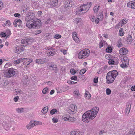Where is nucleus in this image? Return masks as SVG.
Masks as SVG:
<instances>
[{
  "mask_svg": "<svg viewBox=\"0 0 135 135\" xmlns=\"http://www.w3.org/2000/svg\"><path fill=\"white\" fill-rule=\"evenodd\" d=\"M91 110L87 111L83 115L82 119L84 122L88 123L90 119L93 120L96 117L99 111L98 108L95 107Z\"/></svg>",
  "mask_w": 135,
  "mask_h": 135,
  "instance_id": "obj_1",
  "label": "nucleus"
},
{
  "mask_svg": "<svg viewBox=\"0 0 135 135\" xmlns=\"http://www.w3.org/2000/svg\"><path fill=\"white\" fill-rule=\"evenodd\" d=\"M117 75L118 72L116 70L108 72L106 76L107 83L109 84L113 83Z\"/></svg>",
  "mask_w": 135,
  "mask_h": 135,
  "instance_id": "obj_2",
  "label": "nucleus"
},
{
  "mask_svg": "<svg viewBox=\"0 0 135 135\" xmlns=\"http://www.w3.org/2000/svg\"><path fill=\"white\" fill-rule=\"evenodd\" d=\"M92 4V2H88L86 4L81 5L78 8V10L76 11V14L77 15L79 13V12L83 11V12L84 13L87 12L89 10Z\"/></svg>",
  "mask_w": 135,
  "mask_h": 135,
  "instance_id": "obj_3",
  "label": "nucleus"
},
{
  "mask_svg": "<svg viewBox=\"0 0 135 135\" xmlns=\"http://www.w3.org/2000/svg\"><path fill=\"white\" fill-rule=\"evenodd\" d=\"M28 15L26 16L25 18V20L27 22L26 24V26L29 28H31V25L32 23L34 21V15H32L30 13H28L27 14Z\"/></svg>",
  "mask_w": 135,
  "mask_h": 135,
  "instance_id": "obj_4",
  "label": "nucleus"
},
{
  "mask_svg": "<svg viewBox=\"0 0 135 135\" xmlns=\"http://www.w3.org/2000/svg\"><path fill=\"white\" fill-rule=\"evenodd\" d=\"M89 50L85 49L80 51L78 54V58L80 59H84L88 57L89 55Z\"/></svg>",
  "mask_w": 135,
  "mask_h": 135,
  "instance_id": "obj_5",
  "label": "nucleus"
},
{
  "mask_svg": "<svg viewBox=\"0 0 135 135\" xmlns=\"http://www.w3.org/2000/svg\"><path fill=\"white\" fill-rule=\"evenodd\" d=\"M16 70L13 68H9L6 70L4 75L7 78H9L14 75Z\"/></svg>",
  "mask_w": 135,
  "mask_h": 135,
  "instance_id": "obj_6",
  "label": "nucleus"
},
{
  "mask_svg": "<svg viewBox=\"0 0 135 135\" xmlns=\"http://www.w3.org/2000/svg\"><path fill=\"white\" fill-rule=\"evenodd\" d=\"M68 110L69 113L71 114H74L76 111L77 108L76 105L72 104L69 107Z\"/></svg>",
  "mask_w": 135,
  "mask_h": 135,
  "instance_id": "obj_7",
  "label": "nucleus"
},
{
  "mask_svg": "<svg viewBox=\"0 0 135 135\" xmlns=\"http://www.w3.org/2000/svg\"><path fill=\"white\" fill-rule=\"evenodd\" d=\"M41 25V21L38 19H37L36 21L34 20L33 21L32 23V24L31 25L32 26V28L39 27Z\"/></svg>",
  "mask_w": 135,
  "mask_h": 135,
  "instance_id": "obj_8",
  "label": "nucleus"
},
{
  "mask_svg": "<svg viewBox=\"0 0 135 135\" xmlns=\"http://www.w3.org/2000/svg\"><path fill=\"white\" fill-rule=\"evenodd\" d=\"M22 22L20 19H15L13 22L14 26L16 27L18 26L19 27H22Z\"/></svg>",
  "mask_w": 135,
  "mask_h": 135,
  "instance_id": "obj_9",
  "label": "nucleus"
},
{
  "mask_svg": "<svg viewBox=\"0 0 135 135\" xmlns=\"http://www.w3.org/2000/svg\"><path fill=\"white\" fill-rule=\"evenodd\" d=\"M72 3H73V2L71 1H65L64 3V8L66 9H69L70 7H72Z\"/></svg>",
  "mask_w": 135,
  "mask_h": 135,
  "instance_id": "obj_10",
  "label": "nucleus"
},
{
  "mask_svg": "<svg viewBox=\"0 0 135 135\" xmlns=\"http://www.w3.org/2000/svg\"><path fill=\"white\" fill-rule=\"evenodd\" d=\"M32 60L29 58H24L22 59V62H23V65L24 66L27 67L30 63L32 62Z\"/></svg>",
  "mask_w": 135,
  "mask_h": 135,
  "instance_id": "obj_11",
  "label": "nucleus"
},
{
  "mask_svg": "<svg viewBox=\"0 0 135 135\" xmlns=\"http://www.w3.org/2000/svg\"><path fill=\"white\" fill-rule=\"evenodd\" d=\"M58 0H51L48 4V6L49 7H53L56 6L58 4Z\"/></svg>",
  "mask_w": 135,
  "mask_h": 135,
  "instance_id": "obj_12",
  "label": "nucleus"
},
{
  "mask_svg": "<svg viewBox=\"0 0 135 135\" xmlns=\"http://www.w3.org/2000/svg\"><path fill=\"white\" fill-rule=\"evenodd\" d=\"M119 52L120 55H125L128 53V50L126 48L123 47L119 50Z\"/></svg>",
  "mask_w": 135,
  "mask_h": 135,
  "instance_id": "obj_13",
  "label": "nucleus"
},
{
  "mask_svg": "<svg viewBox=\"0 0 135 135\" xmlns=\"http://www.w3.org/2000/svg\"><path fill=\"white\" fill-rule=\"evenodd\" d=\"M49 69L52 70H54V72L55 73L57 72V67L56 65L55 64H51L50 65H49Z\"/></svg>",
  "mask_w": 135,
  "mask_h": 135,
  "instance_id": "obj_14",
  "label": "nucleus"
},
{
  "mask_svg": "<svg viewBox=\"0 0 135 135\" xmlns=\"http://www.w3.org/2000/svg\"><path fill=\"white\" fill-rule=\"evenodd\" d=\"M131 105L129 102L127 103L126 108V113L128 114L129 113L131 110Z\"/></svg>",
  "mask_w": 135,
  "mask_h": 135,
  "instance_id": "obj_15",
  "label": "nucleus"
},
{
  "mask_svg": "<svg viewBox=\"0 0 135 135\" xmlns=\"http://www.w3.org/2000/svg\"><path fill=\"white\" fill-rule=\"evenodd\" d=\"M9 123V122H8V123H7L6 122H3L2 123V126L4 129H6L9 128L11 127V125Z\"/></svg>",
  "mask_w": 135,
  "mask_h": 135,
  "instance_id": "obj_16",
  "label": "nucleus"
},
{
  "mask_svg": "<svg viewBox=\"0 0 135 135\" xmlns=\"http://www.w3.org/2000/svg\"><path fill=\"white\" fill-rule=\"evenodd\" d=\"M127 5L129 7L135 9V1L134 2L132 1L128 2L127 3Z\"/></svg>",
  "mask_w": 135,
  "mask_h": 135,
  "instance_id": "obj_17",
  "label": "nucleus"
},
{
  "mask_svg": "<svg viewBox=\"0 0 135 135\" xmlns=\"http://www.w3.org/2000/svg\"><path fill=\"white\" fill-rule=\"evenodd\" d=\"M83 133L75 131H73L70 132V135H83Z\"/></svg>",
  "mask_w": 135,
  "mask_h": 135,
  "instance_id": "obj_18",
  "label": "nucleus"
},
{
  "mask_svg": "<svg viewBox=\"0 0 135 135\" xmlns=\"http://www.w3.org/2000/svg\"><path fill=\"white\" fill-rule=\"evenodd\" d=\"M100 6L98 4H96L95 5L93 8V11L95 13H97L99 9Z\"/></svg>",
  "mask_w": 135,
  "mask_h": 135,
  "instance_id": "obj_19",
  "label": "nucleus"
},
{
  "mask_svg": "<svg viewBox=\"0 0 135 135\" xmlns=\"http://www.w3.org/2000/svg\"><path fill=\"white\" fill-rule=\"evenodd\" d=\"M122 64H121L120 65V66L122 68H126L128 66V65H129V62H124L123 61H122Z\"/></svg>",
  "mask_w": 135,
  "mask_h": 135,
  "instance_id": "obj_20",
  "label": "nucleus"
},
{
  "mask_svg": "<svg viewBox=\"0 0 135 135\" xmlns=\"http://www.w3.org/2000/svg\"><path fill=\"white\" fill-rule=\"evenodd\" d=\"M35 126V124L33 123L32 121L30 122V123L26 126L27 129H30Z\"/></svg>",
  "mask_w": 135,
  "mask_h": 135,
  "instance_id": "obj_21",
  "label": "nucleus"
},
{
  "mask_svg": "<svg viewBox=\"0 0 135 135\" xmlns=\"http://www.w3.org/2000/svg\"><path fill=\"white\" fill-rule=\"evenodd\" d=\"M34 40L33 38L31 37H28L26 39V42L27 44H30L33 42Z\"/></svg>",
  "mask_w": 135,
  "mask_h": 135,
  "instance_id": "obj_22",
  "label": "nucleus"
},
{
  "mask_svg": "<svg viewBox=\"0 0 135 135\" xmlns=\"http://www.w3.org/2000/svg\"><path fill=\"white\" fill-rule=\"evenodd\" d=\"M74 93L75 95H77V98H79L80 97V95L79 93V91L78 90L76 89L74 92Z\"/></svg>",
  "mask_w": 135,
  "mask_h": 135,
  "instance_id": "obj_23",
  "label": "nucleus"
},
{
  "mask_svg": "<svg viewBox=\"0 0 135 135\" xmlns=\"http://www.w3.org/2000/svg\"><path fill=\"white\" fill-rule=\"evenodd\" d=\"M132 41V36L131 35H129L127 37V42H128V44H130Z\"/></svg>",
  "mask_w": 135,
  "mask_h": 135,
  "instance_id": "obj_24",
  "label": "nucleus"
},
{
  "mask_svg": "<svg viewBox=\"0 0 135 135\" xmlns=\"http://www.w3.org/2000/svg\"><path fill=\"white\" fill-rule=\"evenodd\" d=\"M103 13L102 12H99L98 16V18L100 19V20H102L103 18Z\"/></svg>",
  "mask_w": 135,
  "mask_h": 135,
  "instance_id": "obj_25",
  "label": "nucleus"
},
{
  "mask_svg": "<svg viewBox=\"0 0 135 135\" xmlns=\"http://www.w3.org/2000/svg\"><path fill=\"white\" fill-rule=\"evenodd\" d=\"M48 110V108L47 106L44 107L42 110V113L45 114L47 112Z\"/></svg>",
  "mask_w": 135,
  "mask_h": 135,
  "instance_id": "obj_26",
  "label": "nucleus"
},
{
  "mask_svg": "<svg viewBox=\"0 0 135 135\" xmlns=\"http://www.w3.org/2000/svg\"><path fill=\"white\" fill-rule=\"evenodd\" d=\"M14 52L16 53L19 54L21 52L20 49L19 47L17 46L14 50Z\"/></svg>",
  "mask_w": 135,
  "mask_h": 135,
  "instance_id": "obj_27",
  "label": "nucleus"
},
{
  "mask_svg": "<svg viewBox=\"0 0 135 135\" xmlns=\"http://www.w3.org/2000/svg\"><path fill=\"white\" fill-rule=\"evenodd\" d=\"M22 59H20L14 61L13 63L15 64H18L20 62H22Z\"/></svg>",
  "mask_w": 135,
  "mask_h": 135,
  "instance_id": "obj_28",
  "label": "nucleus"
},
{
  "mask_svg": "<svg viewBox=\"0 0 135 135\" xmlns=\"http://www.w3.org/2000/svg\"><path fill=\"white\" fill-rule=\"evenodd\" d=\"M122 57L123 58V61H123L124 62H129V60L126 56H125L124 55H123Z\"/></svg>",
  "mask_w": 135,
  "mask_h": 135,
  "instance_id": "obj_29",
  "label": "nucleus"
},
{
  "mask_svg": "<svg viewBox=\"0 0 135 135\" xmlns=\"http://www.w3.org/2000/svg\"><path fill=\"white\" fill-rule=\"evenodd\" d=\"M124 33L123 28H120L119 30V35L121 36H122L124 35Z\"/></svg>",
  "mask_w": 135,
  "mask_h": 135,
  "instance_id": "obj_30",
  "label": "nucleus"
},
{
  "mask_svg": "<svg viewBox=\"0 0 135 135\" xmlns=\"http://www.w3.org/2000/svg\"><path fill=\"white\" fill-rule=\"evenodd\" d=\"M57 112V110L56 109H53L51 110L50 112V113L51 115H53L55 114Z\"/></svg>",
  "mask_w": 135,
  "mask_h": 135,
  "instance_id": "obj_31",
  "label": "nucleus"
},
{
  "mask_svg": "<svg viewBox=\"0 0 135 135\" xmlns=\"http://www.w3.org/2000/svg\"><path fill=\"white\" fill-rule=\"evenodd\" d=\"M16 110L17 112L19 113H21L23 112V108H17Z\"/></svg>",
  "mask_w": 135,
  "mask_h": 135,
  "instance_id": "obj_32",
  "label": "nucleus"
},
{
  "mask_svg": "<svg viewBox=\"0 0 135 135\" xmlns=\"http://www.w3.org/2000/svg\"><path fill=\"white\" fill-rule=\"evenodd\" d=\"M4 24L6 26H9L11 25V23L10 21L9 20H8L6 21L5 23H4Z\"/></svg>",
  "mask_w": 135,
  "mask_h": 135,
  "instance_id": "obj_33",
  "label": "nucleus"
},
{
  "mask_svg": "<svg viewBox=\"0 0 135 135\" xmlns=\"http://www.w3.org/2000/svg\"><path fill=\"white\" fill-rule=\"evenodd\" d=\"M36 63L38 64H42V59H37L36 60Z\"/></svg>",
  "mask_w": 135,
  "mask_h": 135,
  "instance_id": "obj_34",
  "label": "nucleus"
},
{
  "mask_svg": "<svg viewBox=\"0 0 135 135\" xmlns=\"http://www.w3.org/2000/svg\"><path fill=\"white\" fill-rule=\"evenodd\" d=\"M114 61L111 59H110L108 62L109 64L110 65H113L114 64Z\"/></svg>",
  "mask_w": 135,
  "mask_h": 135,
  "instance_id": "obj_35",
  "label": "nucleus"
},
{
  "mask_svg": "<svg viewBox=\"0 0 135 135\" xmlns=\"http://www.w3.org/2000/svg\"><path fill=\"white\" fill-rule=\"evenodd\" d=\"M112 49L110 47H108L106 49V51L107 52L110 53L112 52Z\"/></svg>",
  "mask_w": 135,
  "mask_h": 135,
  "instance_id": "obj_36",
  "label": "nucleus"
},
{
  "mask_svg": "<svg viewBox=\"0 0 135 135\" xmlns=\"http://www.w3.org/2000/svg\"><path fill=\"white\" fill-rule=\"evenodd\" d=\"M46 37V39L47 40L51 39V35L49 33H47L45 35Z\"/></svg>",
  "mask_w": 135,
  "mask_h": 135,
  "instance_id": "obj_37",
  "label": "nucleus"
},
{
  "mask_svg": "<svg viewBox=\"0 0 135 135\" xmlns=\"http://www.w3.org/2000/svg\"><path fill=\"white\" fill-rule=\"evenodd\" d=\"M70 72L73 75H74L76 73V71L74 69H71L70 70Z\"/></svg>",
  "mask_w": 135,
  "mask_h": 135,
  "instance_id": "obj_38",
  "label": "nucleus"
},
{
  "mask_svg": "<svg viewBox=\"0 0 135 135\" xmlns=\"http://www.w3.org/2000/svg\"><path fill=\"white\" fill-rule=\"evenodd\" d=\"M106 94L107 95H109L111 93V90L109 88H107L106 89Z\"/></svg>",
  "mask_w": 135,
  "mask_h": 135,
  "instance_id": "obj_39",
  "label": "nucleus"
},
{
  "mask_svg": "<svg viewBox=\"0 0 135 135\" xmlns=\"http://www.w3.org/2000/svg\"><path fill=\"white\" fill-rule=\"evenodd\" d=\"M86 69H83L81 70L79 72L80 74L82 75L83 74L86 72Z\"/></svg>",
  "mask_w": 135,
  "mask_h": 135,
  "instance_id": "obj_40",
  "label": "nucleus"
},
{
  "mask_svg": "<svg viewBox=\"0 0 135 135\" xmlns=\"http://www.w3.org/2000/svg\"><path fill=\"white\" fill-rule=\"evenodd\" d=\"M121 23L122 22H119L116 25V28H117L122 26H123V25Z\"/></svg>",
  "mask_w": 135,
  "mask_h": 135,
  "instance_id": "obj_41",
  "label": "nucleus"
},
{
  "mask_svg": "<svg viewBox=\"0 0 135 135\" xmlns=\"http://www.w3.org/2000/svg\"><path fill=\"white\" fill-rule=\"evenodd\" d=\"M54 55V52L53 51H52L49 52L47 53V55L48 56H52Z\"/></svg>",
  "mask_w": 135,
  "mask_h": 135,
  "instance_id": "obj_42",
  "label": "nucleus"
},
{
  "mask_svg": "<svg viewBox=\"0 0 135 135\" xmlns=\"http://www.w3.org/2000/svg\"><path fill=\"white\" fill-rule=\"evenodd\" d=\"M123 45L122 44L121 42V40L120 39L118 41V44L117 45L118 47H122Z\"/></svg>",
  "mask_w": 135,
  "mask_h": 135,
  "instance_id": "obj_43",
  "label": "nucleus"
},
{
  "mask_svg": "<svg viewBox=\"0 0 135 135\" xmlns=\"http://www.w3.org/2000/svg\"><path fill=\"white\" fill-rule=\"evenodd\" d=\"M42 59L43 64L49 61V59L46 58H42Z\"/></svg>",
  "mask_w": 135,
  "mask_h": 135,
  "instance_id": "obj_44",
  "label": "nucleus"
},
{
  "mask_svg": "<svg viewBox=\"0 0 135 135\" xmlns=\"http://www.w3.org/2000/svg\"><path fill=\"white\" fill-rule=\"evenodd\" d=\"M48 90V88L46 87L43 90L42 92V93L44 94H45L46 93L47 91Z\"/></svg>",
  "mask_w": 135,
  "mask_h": 135,
  "instance_id": "obj_45",
  "label": "nucleus"
},
{
  "mask_svg": "<svg viewBox=\"0 0 135 135\" xmlns=\"http://www.w3.org/2000/svg\"><path fill=\"white\" fill-rule=\"evenodd\" d=\"M18 46L19 47L20 49V50L21 51H24L25 50V46L24 45H22L20 46Z\"/></svg>",
  "mask_w": 135,
  "mask_h": 135,
  "instance_id": "obj_46",
  "label": "nucleus"
},
{
  "mask_svg": "<svg viewBox=\"0 0 135 135\" xmlns=\"http://www.w3.org/2000/svg\"><path fill=\"white\" fill-rule=\"evenodd\" d=\"M74 40L76 42V43H78L79 42V39L78 38V37L76 36L74 38H73Z\"/></svg>",
  "mask_w": 135,
  "mask_h": 135,
  "instance_id": "obj_47",
  "label": "nucleus"
},
{
  "mask_svg": "<svg viewBox=\"0 0 135 135\" xmlns=\"http://www.w3.org/2000/svg\"><path fill=\"white\" fill-rule=\"evenodd\" d=\"M26 78H25V79H22V81L23 83V84H27V81L28 79V77L27 76H26L25 77Z\"/></svg>",
  "mask_w": 135,
  "mask_h": 135,
  "instance_id": "obj_48",
  "label": "nucleus"
},
{
  "mask_svg": "<svg viewBox=\"0 0 135 135\" xmlns=\"http://www.w3.org/2000/svg\"><path fill=\"white\" fill-rule=\"evenodd\" d=\"M52 122L53 123H57L58 121V119H57V118H55V117L53 118L52 119Z\"/></svg>",
  "mask_w": 135,
  "mask_h": 135,
  "instance_id": "obj_49",
  "label": "nucleus"
},
{
  "mask_svg": "<svg viewBox=\"0 0 135 135\" xmlns=\"http://www.w3.org/2000/svg\"><path fill=\"white\" fill-rule=\"evenodd\" d=\"M6 35H11V32L10 30L9 29H7L6 30Z\"/></svg>",
  "mask_w": 135,
  "mask_h": 135,
  "instance_id": "obj_50",
  "label": "nucleus"
},
{
  "mask_svg": "<svg viewBox=\"0 0 135 135\" xmlns=\"http://www.w3.org/2000/svg\"><path fill=\"white\" fill-rule=\"evenodd\" d=\"M33 122V123H34L35 124V126L37 125L38 124H42V123L41 122H37L36 121H34Z\"/></svg>",
  "mask_w": 135,
  "mask_h": 135,
  "instance_id": "obj_51",
  "label": "nucleus"
},
{
  "mask_svg": "<svg viewBox=\"0 0 135 135\" xmlns=\"http://www.w3.org/2000/svg\"><path fill=\"white\" fill-rule=\"evenodd\" d=\"M61 36L60 35L56 34L54 36V37L56 39H59L61 37Z\"/></svg>",
  "mask_w": 135,
  "mask_h": 135,
  "instance_id": "obj_52",
  "label": "nucleus"
},
{
  "mask_svg": "<svg viewBox=\"0 0 135 135\" xmlns=\"http://www.w3.org/2000/svg\"><path fill=\"white\" fill-rule=\"evenodd\" d=\"M70 79L73 80H76L77 79V77L75 75L74 76L71 77Z\"/></svg>",
  "mask_w": 135,
  "mask_h": 135,
  "instance_id": "obj_53",
  "label": "nucleus"
},
{
  "mask_svg": "<svg viewBox=\"0 0 135 135\" xmlns=\"http://www.w3.org/2000/svg\"><path fill=\"white\" fill-rule=\"evenodd\" d=\"M103 71H104V70H103L102 68H101L98 70L97 73L98 74H101Z\"/></svg>",
  "mask_w": 135,
  "mask_h": 135,
  "instance_id": "obj_54",
  "label": "nucleus"
},
{
  "mask_svg": "<svg viewBox=\"0 0 135 135\" xmlns=\"http://www.w3.org/2000/svg\"><path fill=\"white\" fill-rule=\"evenodd\" d=\"M127 20L126 19H123L122 21L120 22H122L121 23L123 25H124L126 24V23L127 22Z\"/></svg>",
  "mask_w": 135,
  "mask_h": 135,
  "instance_id": "obj_55",
  "label": "nucleus"
},
{
  "mask_svg": "<svg viewBox=\"0 0 135 135\" xmlns=\"http://www.w3.org/2000/svg\"><path fill=\"white\" fill-rule=\"evenodd\" d=\"M7 35L6 33H4L3 32H1L0 34V36L2 37H5Z\"/></svg>",
  "mask_w": 135,
  "mask_h": 135,
  "instance_id": "obj_56",
  "label": "nucleus"
},
{
  "mask_svg": "<svg viewBox=\"0 0 135 135\" xmlns=\"http://www.w3.org/2000/svg\"><path fill=\"white\" fill-rule=\"evenodd\" d=\"M76 120V119L73 117H70L69 120H70L71 121L73 122L75 121Z\"/></svg>",
  "mask_w": 135,
  "mask_h": 135,
  "instance_id": "obj_57",
  "label": "nucleus"
},
{
  "mask_svg": "<svg viewBox=\"0 0 135 135\" xmlns=\"http://www.w3.org/2000/svg\"><path fill=\"white\" fill-rule=\"evenodd\" d=\"M98 78L97 77H95V78L94 79V82L95 83H98Z\"/></svg>",
  "mask_w": 135,
  "mask_h": 135,
  "instance_id": "obj_58",
  "label": "nucleus"
},
{
  "mask_svg": "<svg viewBox=\"0 0 135 135\" xmlns=\"http://www.w3.org/2000/svg\"><path fill=\"white\" fill-rule=\"evenodd\" d=\"M26 39H22L21 41V42L22 44H27Z\"/></svg>",
  "mask_w": 135,
  "mask_h": 135,
  "instance_id": "obj_59",
  "label": "nucleus"
},
{
  "mask_svg": "<svg viewBox=\"0 0 135 135\" xmlns=\"http://www.w3.org/2000/svg\"><path fill=\"white\" fill-rule=\"evenodd\" d=\"M14 16L16 17L20 18L21 17V15L18 13H15L14 15Z\"/></svg>",
  "mask_w": 135,
  "mask_h": 135,
  "instance_id": "obj_60",
  "label": "nucleus"
},
{
  "mask_svg": "<svg viewBox=\"0 0 135 135\" xmlns=\"http://www.w3.org/2000/svg\"><path fill=\"white\" fill-rule=\"evenodd\" d=\"M130 135H135V130L131 131L129 133Z\"/></svg>",
  "mask_w": 135,
  "mask_h": 135,
  "instance_id": "obj_61",
  "label": "nucleus"
},
{
  "mask_svg": "<svg viewBox=\"0 0 135 135\" xmlns=\"http://www.w3.org/2000/svg\"><path fill=\"white\" fill-rule=\"evenodd\" d=\"M11 65V64L9 62L7 63L5 65L4 67L5 68H7L8 66H10Z\"/></svg>",
  "mask_w": 135,
  "mask_h": 135,
  "instance_id": "obj_62",
  "label": "nucleus"
},
{
  "mask_svg": "<svg viewBox=\"0 0 135 135\" xmlns=\"http://www.w3.org/2000/svg\"><path fill=\"white\" fill-rule=\"evenodd\" d=\"M90 20L92 21L93 22H95V21L96 20V18L94 16H92L90 18Z\"/></svg>",
  "mask_w": 135,
  "mask_h": 135,
  "instance_id": "obj_63",
  "label": "nucleus"
},
{
  "mask_svg": "<svg viewBox=\"0 0 135 135\" xmlns=\"http://www.w3.org/2000/svg\"><path fill=\"white\" fill-rule=\"evenodd\" d=\"M110 55L109 54H108V55H107L105 56V58L106 59H107L108 60H109L110 59Z\"/></svg>",
  "mask_w": 135,
  "mask_h": 135,
  "instance_id": "obj_64",
  "label": "nucleus"
}]
</instances>
